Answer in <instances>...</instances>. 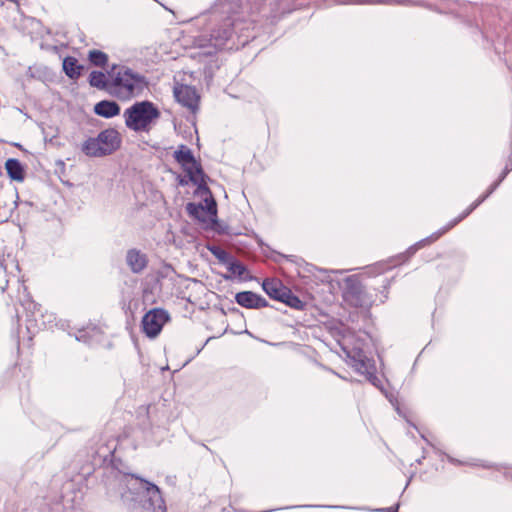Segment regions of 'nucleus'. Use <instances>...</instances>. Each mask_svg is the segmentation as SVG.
Masks as SVG:
<instances>
[{
  "label": "nucleus",
  "mask_w": 512,
  "mask_h": 512,
  "mask_svg": "<svg viewBox=\"0 0 512 512\" xmlns=\"http://www.w3.org/2000/svg\"><path fill=\"white\" fill-rule=\"evenodd\" d=\"M127 491L122 501L129 512H166L165 501L159 487L135 475H125Z\"/></svg>",
  "instance_id": "obj_1"
},
{
  "label": "nucleus",
  "mask_w": 512,
  "mask_h": 512,
  "mask_svg": "<svg viewBox=\"0 0 512 512\" xmlns=\"http://www.w3.org/2000/svg\"><path fill=\"white\" fill-rule=\"evenodd\" d=\"M145 77L123 65L109 70L108 93L120 100H129L146 87Z\"/></svg>",
  "instance_id": "obj_2"
},
{
  "label": "nucleus",
  "mask_w": 512,
  "mask_h": 512,
  "mask_svg": "<svg viewBox=\"0 0 512 512\" xmlns=\"http://www.w3.org/2000/svg\"><path fill=\"white\" fill-rule=\"evenodd\" d=\"M226 12L229 16L210 34V46L214 49H222L234 33L239 34V37H250L246 32L253 26L254 20L244 18V7L236 4L226 9Z\"/></svg>",
  "instance_id": "obj_3"
},
{
  "label": "nucleus",
  "mask_w": 512,
  "mask_h": 512,
  "mask_svg": "<svg viewBox=\"0 0 512 512\" xmlns=\"http://www.w3.org/2000/svg\"><path fill=\"white\" fill-rule=\"evenodd\" d=\"M509 168L506 167L504 171L501 173L499 178L491 184V186L488 188L486 193H484L482 196H480L477 200H475L459 217L455 218L451 222H449L445 227L440 229L439 231L431 234L425 239L420 240L415 245L411 246L407 250V254L409 256L413 255L418 249L424 247L426 244H430L437 239H439L443 234L448 232L450 229H452L454 226H456L459 222H461L463 219H465L474 209H476L481 203H483L500 185V183L505 179L507 174L509 173Z\"/></svg>",
  "instance_id": "obj_4"
},
{
  "label": "nucleus",
  "mask_w": 512,
  "mask_h": 512,
  "mask_svg": "<svg viewBox=\"0 0 512 512\" xmlns=\"http://www.w3.org/2000/svg\"><path fill=\"white\" fill-rule=\"evenodd\" d=\"M121 145V137L117 130L109 128L101 131L97 137H90L82 144V152L89 157L111 155Z\"/></svg>",
  "instance_id": "obj_5"
},
{
  "label": "nucleus",
  "mask_w": 512,
  "mask_h": 512,
  "mask_svg": "<svg viewBox=\"0 0 512 512\" xmlns=\"http://www.w3.org/2000/svg\"><path fill=\"white\" fill-rule=\"evenodd\" d=\"M160 112L150 101H141L125 110L126 126L133 131H146L150 123L159 118Z\"/></svg>",
  "instance_id": "obj_6"
},
{
  "label": "nucleus",
  "mask_w": 512,
  "mask_h": 512,
  "mask_svg": "<svg viewBox=\"0 0 512 512\" xmlns=\"http://www.w3.org/2000/svg\"><path fill=\"white\" fill-rule=\"evenodd\" d=\"M174 159L183 167L192 183L197 185L199 189L208 192L202 167L196 161L192 151L187 146L181 145L179 149L174 152Z\"/></svg>",
  "instance_id": "obj_7"
},
{
  "label": "nucleus",
  "mask_w": 512,
  "mask_h": 512,
  "mask_svg": "<svg viewBox=\"0 0 512 512\" xmlns=\"http://www.w3.org/2000/svg\"><path fill=\"white\" fill-rule=\"evenodd\" d=\"M170 317L166 310L154 308L148 311L142 318V328L148 337H156Z\"/></svg>",
  "instance_id": "obj_8"
},
{
  "label": "nucleus",
  "mask_w": 512,
  "mask_h": 512,
  "mask_svg": "<svg viewBox=\"0 0 512 512\" xmlns=\"http://www.w3.org/2000/svg\"><path fill=\"white\" fill-rule=\"evenodd\" d=\"M201 190L203 191V189H201ZM204 192L209 194V197H205V199H204L205 205H203L201 203L190 202L186 206V210H187L188 214L191 217H193L199 221H202V222H204L206 220L207 215L216 216V214H217L216 201L211 196L209 191L206 192L204 190Z\"/></svg>",
  "instance_id": "obj_9"
},
{
  "label": "nucleus",
  "mask_w": 512,
  "mask_h": 512,
  "mask_svg": "<svg viewBox=\"0 0 512 512\" xmlns=\"http://www.w3.org/2000/svg\"><path fill=\"white\" fill-rule=\"evenodd\" d=\"M176 100L194 112L198 107L199 96L196 89L188 85H178L174 88Z\"/></svg>",
  "instance_id": "obj_10"
},
{
  "label": "nucleus",
  "mask_w": 512,
  "mask_h": 512,
  "mask_svg": "<svg viewBox=\"0 0 512 512\" xmlns=\"http://www.w3.org/2000/svg\"><path fill=\"white\" fill-rule=\"evenodd\" d=\"M238 305L247 309H259L268 306V302L261 295L252 291H242L235 295Z\"/></svg>",
  "instance_id": "obj_11"
},
{
  "label": "nucleus",
  "mask_w": 512,
  "mask_h": 512,
  "mask_svg": "<svg viewBox=\"0 0 512 512\" xmlns=\"http://www.w3.org/2000/svg\"><path fill=\"white\" fill-rule=\"evenodd\" d=\"M352 367L360 374L368 376L376 372L374 360L369 359L362 350L354 351L353 355L348 354Z\"/></svg>",
  "instance_id": "obj_12"
},
{
  "label": "nucleus",
  "mask_w": 512,
  "mask_h": 512,
  "mask_svg": "<svg viewBox=\"0 0 512 512\" xmlns=\"http://www.w3.org/2000/svg\"><path fill=\"white\" fill-rule=\"evenodd\" d=\"M126 262L133 273H141L147 266L148 260L138 249H130L126 254Z\"/></svg>",
  "instance_id": "obj_13"
},
{
  "label": "nucleus",
  "mask_w": 512,
  "mask_h": 512,
  "mask_svg": "<svg viewBox=\"0 0 512 512\" xmlns=\"http://www.w3.org/2000/svg\"><path fill=\"white\" fill-rule=\"evenodd\" d=\"M262 288L270 298L280 302L283 300L288 289L280 281L274 279H265L262 283Z\"/></svg>",
  "instance_id": "obj_14"
},
{
  "label": "nucleus",
  "mask_w": 512,
  "mask_h": 512,
  "mask_svg": "<svg viewBox=\"0 0 512 512\" xmlns=\"http://www.w3.org/2000/svg\"><path fill=\"white\" fill-rule=\"evenodd\" d=\"M94 112L104 118H112L120 113V106L115 101L102 100L95 105Z\"/></svg>",
  "instance_id": "obj_15"
},
{
  "label": "nucleus",
  "mask_w": 512,
  "mask_h": 512,
  "mask_svg": "<svg viewBox=\"0 0 512 512\" xmlns=\"http://www.w3.org/2000/svg\"><path fill=\"white\" fill-rule=\"evenodd\" d=\"M5 168L8 176L12 180L23 181L25 178V171L22 163L18 159L10 158L5 163Z\"/></svg>",
  "instance_id": "obj_16"
},
{
  "label": "nucleus",
  "mask_w": 512,
  "mask_h": 512,
  "mask_svg": "<svg viewBox=\"0 0 512 512\" xmlns=\"http://www.w3.org/2000/svg\"><path fill=\"white\" fill-rule=\"evenodd\" d=\"M83 68L74 57L68 56L63 60V70L70 79H78Z\"/></svg>",
  "instance_id": "obj_17"
},
{
  "label": "nucleus",
  "mask_w": 512,
  "mask_h": 512,
  "mask_svg": "<svg viewBox=\"0 0 512 512\" xmlns=\"http://www.w3.org/2000/svg\"><path fill=\"white\" fill-rule=\"evenodd\" d=\"M89 84L92 87L108 92L109 71H107L106 75L101 71H92L89 75Z\"/></svg>",
  "instance_id": "obj_18"
},
{
  "label": "nucleus",
  "mask_w": 512,
  "mask_h": 512,
  "mask_svg": "<svg viewBox=\"0 0 512 512\" xmlns=\"http://www.w3.org/2000/svg\"><path fill=\"white\" fill-rule=\"evenodd\" d=\"M281 302L297 310H302L305 307V303L298 296L294 295L290 289H287Z\"/></svg>",
  "instance_id": "obj_19"
},
{
  "label": "nucleus",
  "mask_w": 512,
  "mask_h": 512,
  "mask_svg": "<svg viewBox=\"0 0 512 512\" xmlns=\"http://www.w3.org/2000/svg\"><path fill=\"white\" fill-rule=\"evenodd\" d=\"M88 59L91 62V64L97 67H104L108 62L107 54L100 50L89 51Z\"/></svg>",
  "instance_id": "obj_20"
},
{
  "label": "nucleus",
  "mask_w": 512,
  "mask_h": 512,
  "mask_svg": "<svg viewBox=\"0 0 512 512\" xmlns=\"http://www.w3.org/2000/svg\"><path fill=\"white\" fill-rule=\"evenodd\" d=\"M99 334V330L97 328H91V329H84L80 330L78 334L76 335L77 341H82L88 345L93 344V337Z\"/></svg>",
  "instance_id": "obj_21"
},
{
  "label": "nucleus",
  "mask_w": 512,
  "mask_h": 512,
  "mask_svg": "<svg viewBox=\"0 0 512 512\" xmlns=\"http://www.w3.org/2000/svg\"><path fill=\"white\" fill-rule=\"evenodd\" d=\"M226 265H227L228 270L232 274L237 275L239 277H242L247 271L245 265H243L241 262H239L233 258H231Z\"/></svg>",
  "instance_id": "obj_22"
},
{
  "label": "nucleus",
  "mask_w": 512,
  "mask_h": 512,
  "mask_svg": "<svg viewBox=\"0 0 512 512\" xmlns=\"http://www.w3.org/2000/svg\"><path fill=\"white\" fill-rule=\"evenodd\" d=\"M210 251L223 264H227L232 258L225 250L219 247L210 248Z\"/></svg>",
  "instance_id": "obj_23"
},
{
  "label": "nucleus",
  "mask_w": 512,
  "mask_h": 512,
  "mask_svg": "<svg viewBox=\"0 0 512 512\" xmlns=\"http://www.w3.org/2000/svg\"><path fill=\"white\" fill-rule=\"evenodd\" d=\"M366 378L374 386H379L380 379L376 376L375 372H372L371 375L366 376Z\"/></svg>",
  "instance_id": "obj_24"
},
{
  "label": "nucleus",
  "mask_w": 512,
  "mask_h": 512,
  "mask_svg": "<svg viewBox=\"0 0 512 512\" xmlns=\"http://www.w3.org/2000/svg\"><path fill=\"white\" fill-rule=\"evenodd\" d=\"M398 508H399V504H397L396 506L388 507V508H381V509H378L377 511H379V512H398Z\"/></svg>",
  "instance_id": "obj_25"
},
{
  "label": "nucleus",
  "mask_w": 512,
  "mask_h": 512,
  "mask_svg": "<svg viewBox=\"0 0 512 512\" xmlns=\"http://www.w3.org/2000/svg\"><path fill=\"white\" fill-rule=\"evenodd\" d=\"M225 2H228L229 0H224Z\"/></svg>",
  "instance_id": "obj_26"
}]
</instances>
